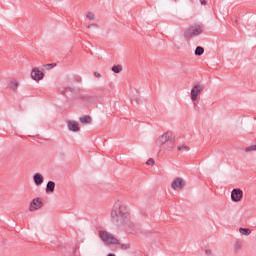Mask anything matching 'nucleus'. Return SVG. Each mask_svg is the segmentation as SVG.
I'll use <instances>...</instances> for the list:
<instances>
[{"label":"nucleus","mask_w":256,"mask_h":256,"mask_svg":"<svg viewBox=\"0 0 256 256\" xmlns=\"http://www.w3.org/2000/svg\"><path fill=\"white\" fill-rule=\"evenodd\" d=\"M205 255H207V256H212V255H214V254H213V250H211V249H206V250H205Z\"/></svg>","instance_id":"a878e982"},{"label":"nucleus","mask_w":256,"mask_h":256,"mask_svg":"<svg viewBox=\"0 0 256 256\" xmlns=\"http://www.w3.org/2000/svg\"><path fill=\"white\" fill-rule=\"evenodd\" d=\"M231 199L234 201V203H239L241 199H243V190L239 188H235L231 192Z\"/></svg>","instance_id":"0eeeda50"},{"label":"nucleus","mask_w":256,"mask_h":256,"mask_svg":"<svg viewBox=\"0 0 256 256\" xmlns=\"http://www.w3.org/2000/svg\"><path fill=\"white\" fill-rule=\"evenodd\" d=\"M201 5H207V0H200Z\"/></svg>","instance_id":"cd10ccee"},{"label":"nucleus","mask_w":256,"mask_h":256,"mask_svg":"<svg viewBox=\"0 0 256 256\" xmlns=\"http://www.w3.org/2000/svg\"><path fill=\"white\" fill-rule=\"evenodd\" d=\"M43 77H45V75L39 69L37 68L32 69L31 79H33L34 81H41Z\"/></svg>","instance_id":"9d476101"},{"label":"nucleus","mask_w":256,"mask_h":256,"mask_svg":"<svg viewBox=\"0 0 256 256\" xmlns=\"http://www.w3.org/2000/svg\"><path fill=\"white\" fill-rule=\"evenodd\" d=\"M177 149H178L179 153H188L189 146L187 144H178Z\"/></svg>","instance_id":"dca6fc26"},{"label":"nucleus","mask_w":256,"mask_h":256,"mask_svg":"<svg viewBox=\"0 0 256 256\" xmlns=\"http://www.w3.org/2000/svg\"><path fill=\"white\" fill-rule=\"evenodd\" d=\"M67 127H68L69 131H72L73 133H77L81 129V128H79V122H77L75 120H68Z\"/></svg>","instance_id":"1a4fd4ad"},{"label":"nucleus","mask_w":256,"mask_h":256,"mask_svg":"<svg viewBox=\"0 0 256 256\" xmlns=\"http://www.w3.org/2000/svg\"><path fill=\"white\" fill-rule=\"evenodd\" d=\"M80 122H82L84 125H87V124L91 123V116L81 117Z\"/></svg>","instance_id":"aec40b11"},{"label":"nucleus","mask_w":256,"mask_h":256,"mask_svg":"<svg viewBox=\"0 0 256 256\" xmlns=\"http://www.w3.org/2000/svg\"><path fill=\"white\" fill-rule=\"evenodd\" d=\"M91 27H92L91 25H88V26H87L88 29H91Z\"/></svg>","instance_id":"c85d7f7f"},{"label":"nucleus","mask_w":256,"mask_h":256,"mask_svg":"<svg viewBox=\"0 0 256 256\" xmlns=\"http://www.w3.org/2000/svg\"><path fill=\"white\" fill-rule=\"evenodd\" d=\"M86 19L88 20V21H95V19H97V16L95 15V12H91V11H89V12H87L86 13Z\"/></svg>","instance_id":"a211bd4d"},{"label":"nucleus","mask_w":256,"mask_h":256,"mask_svg":"<svg viewBox=\"0 0 256 256\" xmlns=\"http://www.w3.org/2000/svg\"><path fill=\"white\" fill-rule=\"evenodd\" d=\"M9 87L12 91H17V89H19V80L11 79L9 82Z\"/></svg>","instance_id":"f8f14e48"},{"label":"nucleus","mask_w":256,"mask_h":256,"mask_svg":"<svg viewBox=\"0 0 256 256\" xmlns=\"http://www.w3.org/2000/svg\"><path fill=\"white\" fill-rule=\"evenodd\" d=\"M146 165H155V160H153V158L148 159Z\"/></svg>","instance_id":"393cba45"},{"label":"nucleus","mask_w":256,"mask_h":256,"mask_svg":"<svg viewBox=\"0 0 256 256\" xmlns=\"http://www.w3.org/2000/svg\"><path fill=\"white\" fill-rule=\"evenodd\" d=\"M241 249H243V242L239 240L235 241L233 244L234 253H241Z\"/></svg>","instance_id":"9b49d317"},{"label":"nucleus","mask_w":256,"mask_h":256,"mask_svg":"<svg viewBox=\"0 0 256 256\" xmlns=\"http://www.w3.org/2000/svg\"><path fill=\"white\" fill-rule=\"evenodd\" d=\"M239 233H241V235H251V229H249V228H240Z\"/></svg>","instance_id":"4be33fe9"},{"label":"nucleus","mask_w":256,"mask_h":256,"mask_svg":"<svg viewBox=\"0 0 256 256\" xmlns=\"http://www.w3.org/2000/svg\"><path fill=\"white\" fill-rule=\"evenodd\" d=\"M203 53H205V49H203V47H201V46L196 47L195 55L197 57H201V55H203Z\"/></svg>","instance_id":"6ab92c4d"},{"label":"nucleus","mask_w":256,"mask_h":256,"mask_svg":"<svg viewBox=\"0 0 256 256\" xmlns=\"http://www.w3.org/2000/svg\"><path fill=\"white\" fill-rule=\"evenodd\" d=\"M245 151L247 153H249L251 151H256V145H252V146L246 147Z\"/></svg>","instance_id":"b1692460"},{"label":"nucleus","mask_w":256,"mask_h":256,"mask_svg":"<svg viewBox=\"0 0 256 256\" xmlns=\"http://www.w3.org/2000/svg\"><path fill=\"white\" fill-rule=\"evenodd\" d=\"M43 207V202L39 198H34L29 206V211L33 213V211H39Z\"/></svg>","instance_id":"423d86ee"},{"label":"nucleus","mask_w":256,"mask_h":256,"mask_svg":"<svg viewBox=\"0 0 256 256\" xmlns=\"http://www.w3.org/2000/svg\"><path fill=\"white\" fill-rule=\"evenodd\" d=\"M110 221L117 227H131L129 208L123 200H116L110 212Z\"/></svg>","instance_id":"f257e3e1"},{"label":"nucleus","mask_w":256,"mask_h":256,"mask_svg":"<svg viewBox=\"0 0 256 256\" xmlns=\"http://www.w3.org/2000/svg\"><path fill=\"white\" fill-rule=\"evenodd\" d=\"M175 147V143L173 142V138L169 140L165 145L163 150L164 151H173V148Z\"/></svg>","instance_id":"4468645a"},{"label":"nucleus","mask_w":256,"mask_h":256,"mask_svg":"<svg viewBox=\"0 0 256 256\" xmlns=\"http://www.w3.org/2000/svg\"><path fill=\"white\" fill-rule=\"evenodd\" d=\"M98 237L105 243V245H121L119 239L114 237V235L107 230H100L98 232Z\"/></svg>","instance_id":"f03ea898"},{"label":"nucleus","mask_w":256,"mask_h":256,"mask_svg":"<svg viewBox=\"0 0 256 256\" xmlns=\"http://www.w3.org/2000/svg\"><path fill=\"white\" fill-rule=\"evenodd\" d=\"M201 33H203V26L201 24H194L184 31V37L185 39H191L201 35Z\"/></svg>","instance_id":"7ed1b4c3"},{"label":"nucleus","mask_w":256,"mask_h":256,"mask_svg":"<svg viewBox=\"0 0 256 256\" xmlns=\"http://www.w3.org/2000/svg\"><path fill=\"white\" fill-rule=\"evenodd\" d=\"M94 77L99 79V78H101V74L99 72H94Z\"/></svg>","instance_id":"bb28decb"},{"label":"nucleus","mask_w":256,"mask_h":256,"mask_svg":"<svg viewBox=\"0 0 256 256\" xmlns=\"http://www.w3.org/2000/svg\"><path fill=\"white\" fill-rule=\"evenodd\" d=\"M203 93V84H195L190 90V99L193 103L199 99V95Z\"/></svg>","instance_id":"20e7f679"},{"label":"nucleus","mask_w":256,"mask_h":256,"mask_svg":"<svg viewBox=\"0 0 256 256\" xmlns=\"http://www.w3.org/2000/svg\"><path fill=\"white\" fill-rule=\"evenodd\" d=\"M107 256H115L114 254H108Z\"/></svg>","instance_id":"c756f323"},{"label":"nucleus","mask_w":256,"mask_h":256,"mask_svg":"<svg viewBox=\"0 0 256 256\" xmlns=\"http://www.w3.org/2000/svg\"><path fill=\"white\" fill-rule=\"evenodd\" d=\"M120 248L125 250L131 249V244L129 242L120 244Z\"/></svg>","instance_id":"5701e85b"},{"label":"nucleus","mask_w":256,"mask_h":256,"mask_svg":"<svg viewBox=\"0 0 256 256\" xmlns=\"http://www.w3.org/2000/svg\"><path fill=\"white\" fill-rule=\"evenodd\" d=\"M112 71H113V73H121V71H123V66H121V65H114L112 67Z\"/></svg>","instance_id":"412c9836"},{"label":"nucleus","mask_w":256,"mask_h":256,"mask_svg":"<svg viewBox=\"0 0 256 256\" xmlns=\"http://www.w3.org/2000/svg\"><path fill=\"white\" fill-rule=\"evenodd\" d=\"M53 191H55V182L48 181L46 185V193H53Z\"/></svg>","instance_id":"f3484780"},{"label":"nucleus","mask_w":256,"mask_h":256,"mask_svg":"<svg viewBox=\"0 0 256 256\" xmlns=\"http://www.w3.org/2000/svg\"><path fill=\"white\" fill-rule=\"evenodd\" d=\"M171 139H172V137H171V133H170V132H167V133L162 134V135L158 138V140H157L158 146H159V147L165 146V145L167 144V142H168L169 140H171Z\"/></svg>","instance_id":"6e6552de"},{"label":"nucleus","mask_w":256,"mask_h":256,"mask_svg":"<svg viewBox=\"0 0 256 256\" xmlns=\"http://www.w3.org/2000/svg\"><path fill=\"white\" fill-rule=\"evenodd\" d=\"M35 185H43V175L37 173L33 177Z\"/></svg>","instance_id":"2eb2a0df"},{"label":"nucleus","mask_w":256,"mask_h":256,"mask_svg":"<svg viewBox=\"0 0 256 256\" xmlns=\"http://www.w3.org/2000/svg\"><path fill=\"white\" fill-rule=\"evenodd\" d=\"M183 187H185V180L181 177L174 178L171 183V189H173V191H181Z\"/></svg>","instance_id":"39448f33"},{"label":"nucleus","mask_w":256,"mask_h":256,"mask_svg":"<svg viewBox=\"0 0 256 256\" xmlns=\"http://www.w3.org/2000/svg\"><path fill=\"white\" fill-rule=\"evenodd\" d=\"M131 103H136L137 105L141 104V97L139 96L138 91H136L135 94L131 95Z\"/></svg>","instance_id":"ddd939ff"}]
</instances>
